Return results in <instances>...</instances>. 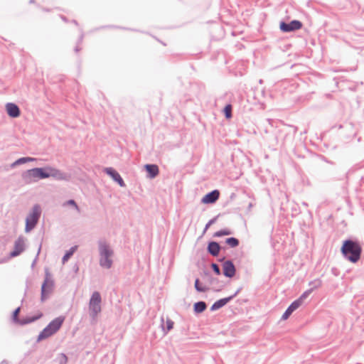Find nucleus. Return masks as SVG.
<instances>
[{"label":"nucleus","instance_id":"f257e3e1","mask_svg":"<svg viewBox=\"0 0 364 364\" xmlns=\"http://www.w3.org/2000/svg\"><path fill=\"white\" fill-rule=\"evenodd\" d=\"M341 252L346 260L356 263L360 259L362 247L358 241L347 239L343 242Z\"/></svg>","mask_w":364,"mask_h":364},{"label":"nucleus","instance_id":"f03ea898","mask_svg":"<svg viewBox=\"0 0 364 364\" xmlns=\"http://www.w3.org/2000/svg\"><path fill=\"white\" fill-rule=\"evenodd\" d=\"M98 249L100 255V265L103 268L110 269L113 264V261L112 259L114 255L113 250L105 240L98 241Z\"/></svg>","mask_w":364,"mask_h":364},{"label":"nucleus","instance_id":"7ed1b4c3","mask_svg":"<svg viewBox=\"0 0 364 364\" xmlns=\"http://www.w3.org/2000/svg\"><path fill=\"white\" fill-rule=\"evenodd\" d=\"M22 179L23 181L30 184L41 179L49 178L48 173V166L43 168H33L23 172Z\"/></svg>","mask_w":364,"mask_h":364},{"label":"nucleus","instance_id":"20e7f679","mask_svg":"<svg viewBox=\"0 0 364 364\" xmlns=\"http://www.w3.org/2000/svg\"><path fill=\"white\" fill-rule=\"evenodd\" d=\"M64 320V317L58 316L51 321L39 333L37 341L39 342L55 334L62 326Z\"/></svg>","mask_w":364,"mask_h":364},{"label":"nucleus","instance_id":"39448f33","mask_svg":"<svg viewBox=\"0 0 364 364\" xmlns=\"http://www.w3.org/2000/svg\"><path fill=\"white\" fill-rule=\"evenodd\" d=\"M101 295L98 291H94L91 295L89 302V315L92 320H95L97 315L101 312Z\"/></svg>","mask_w":364,"mask_h":364},{"label":"nucleus","instance_id":"423d86ee","mask_svg":"<svg viewBox=\"0 0 364 364\" xmlns=\"http://www.w3.org/2000/svg\"><path fill=\"white\" fill-rule=\"evenodd\" d=\"M41 210L39 205H33L31 212L26 218L25 232H28L33 230L41 217Z\"/></svg>","mask_w":364,"mask_h":364},{"label":"nucleus","instance_id":"0eeeda50","mask_svg":"<svg viewBox=\"0 0 364 364\" xmlns=\"http://www.w3.org/2000/svg\"><path fill=\"white\" fill-rule=\"evenodd\" d=\"M50 273L48 270L46 269V278L41 286V300L42 302L45 301L48 297V294L51 292L53 287V281L50 279Z\"/></svg>","mask_w":364,"mask_h":364},{"label":"nucleus","instance_id":"6e6552de","mask_svg":"<svg viewBox=\"0 0 364 364\" xmlns=\"http://www.w3.org/2000/svg\"><path fill=\"white\" fill-rule=\"evenodd\" d=\"M303 24L299 20H292L289 23L281 21L279 24L280 30L284 33H289L299 30L301 28Z\"/></svg>","mask_w":364,"mask_h":364},{"label":"nucleus","instance_id":"1a4fd4ad","mask_svg":"<svg viewBox=\"0 0 364 364\" xmlns=\"http://www.w3.org/2000/svg\"><path fill=\"white\" fill-rule=\"evenodd\" d=\"M48 173L49 177H52L57 181H68L70 179V174L50 166H48Z\"/></svg>","mask_w":364,"mask_h":364},{"label":"nucleus","instance_id":"9d476101","mask_svg":"<svg viewBox=\"0 0 364 364\" xmlns=\"http://www.w3.org/2000/svg\"><path fill=\"white\" fill-rule=\"evenodd\" d=\"M25 250V239L23 236H19L14 242V249L9 254L10 257L18 256Z\"/></svg>","mask_w":364,"mask_h":364},{"label":"nucleus","instance_id":"9b49d317","mask_svg":"<svg viewBox=\"0 0 364 364\" xmlns=\"http://www.w3.org/2000/svg\"><path fill=\"white\" fill-rule=\"evenodd\" d=\"M223 274L228 278H232L235 275L236 268L232 261L228 259L223 264Z\"/></svg>","mask_w":364,"mask_h":364},{"label":"nucleus","instance_id":"f8f14e48","mask_svg":"<svg viewBox=\"0 0 364 364\" xmlns=\"http://www.w3.org/2000/svg\"><path fill=\"white\" fill-rule=\"evenodd\" d=\"M104 172L109 176L114 181L119 185V186L124 187L126 186L120 174L114 168L112 167H107L104 169Z\"/></svg>","mask_w":364,"mask_h":364},{"label":"nucleus","instance_id":"ddd939ff","mask_svg":"<svg viewBox=\"0 0 364 364\" xmlns=\"http://www.w3.org/2000/svg\"><path fill=\"white\" fill-rule=\"evenodd\" d=\"M220 196V192L218 190H213L204 196L202 198L201 202L205 204L214 203Z\"/></svg>","mask_w":364,"mask_h":364},{"label":"nucleus","instance_id":"4468645a","mask_svg":"<svg viewBox=\"0 0 364 364\" xmlns=\"http://www.w3.org/2000/svg\"><path fill=\"white\" fill-rule=\"evenodd\" d=\"M6 109L8 115L12 118H16L20 116L21 111L17 105L12 102H8L6 105Z\"/></svg>","mask_w":364,"mask_h":364},{"label":"nucleus","instance_id":"2eb2a0df","mask_svg":"<svg viewBox=\"0 0 364 364\" xmlns=\"http://www.w3.org/2000/svg\"><path fill=\"white\" fill-rule=\"evenodd\" d=\"M221 250V247L218 242L215 241H210L208 244L207 251L213 257L218 256L220 251Z\"/></svg>","mask_w":364,"mask_h":364},{"label":"nucleus","instance_id":"dca6fc26","mask_svg":"<svg viewBox=\"0 0 364 364\" xmlns=\"http://www.w3.org/2000/svg\"><path fill=\"white\" fill-rule=\"evenodd\" d=\"M144 168L147 173V177L149 178H154L159 173V169L156 164H146Z\"/></svg>","mask_w":364,"mask_h":364},{"label":"nucleus","instance_id":"f3484780","mask_svg":"<svg viewBox=\"0 0 364 364\" xmlns=\"http://www.w3.org/2000/svg\"><path fill=\"white\" fill-rule=\"evenodd\" d=\"M299 301H294L286 309L283 315L282 316V320H286L287 319L290 315L296 310L299 307Z\"/></svg>","mask_w":364,"mask_h":364},{"label":"nucleus","instance_id":"a211bd4d","mask_svg":"<svg viewBox=\"0 0 364 364\" xmlns=\"http://www.w3.org/2000/svg\"><path fill=\"white\" fill-rule=\"evenodd\" d=\"M231 300H232V297H225V298H223V299H220L216 301L211 306L210 311H216V310L223 307Z\"/></svg>","mask_w":364,"mask_h":364},{"label":"nucleus","instance_id":"6ab92c4d","mask_svg":"<svg viewBox=\"0 0 364 364\" xmlns=\"http://www.w3.org/2000/svg\"><path fill=\"white\" fill-rule=\"evenodd\" d=\"M42 316H43V314L42 313H39L36 316H28L26 318H21L20 320V322H19L18 324L21 325V326H24L26 324H28V323H33V322L37 321L38 319L41 318Z\"/></svg>","mask_w":364,"mask_h":364},{"label":"nucleus","instance_id":"aec40b11","mask_svg":"<svg viewBox=\"0 0 364 364\" xmlns=\"http://www.w3.org/2000/svg\"><path fill=\"white\" fill-rule=\"evenodd\" d=\"M36 161V159L32 157H21L11 164V168H14L17 166L26 164L27 162Z\"/></svg>","mask_w":364,"mask_h":364},{"label":"nucleus","instance_id":"412c9836","mask_svg":"<svg viewBox=\"0 0 364 364\" xmlns=\"http://www.w3.org/2000/svg\"><path fill=\"white\" fill-rule=\"evenodd\" d=\"M207 308V304L205 301H200L196 302L193 305V311L196 314L203 312Z\"/></svg>","mask_w":364,"mask_h":364},{"label":"nucleus","instance_id":"4be33fe9","mask_svg":"<svg viewBox=\"0 0 364 364\" xmlns=\"http://www.w3.org/2000/svg\"><path fill=\"white\" fill-rule=\"evenodd\" d=\"M161 321H162L161 326H162L163 331H164V334H166L169 331H171L173 328L174 323L171 319L167 318L166 322V327H165L164 325V318H161Z\"/></svg>","mask_w":364,"mask_h":364},{"label":"nucleus","instance_id":"5701e85b","mask_svg":"<svg viewBox=\"0 0 364 364\" xmlns=\"http://www.w3.org/2000/svg\"><path fill=\"white\" fill-rule=\"evenodd\" d=\"M77 245H75V246H73L72 247H70V250H68L65 252V254L64 255V256L63 257L62 262L63 264H65L71 257V256L74 254V252L77 250Z\"/></svg>","mask_w":364,"mask_h":364},{"label":"nucleus","instance_id":"b1692460","mask_svg":"<svg viewBox=\"0 0 364 364\" xmlns=\"http://www.w3.org/2000/svg\"><path fill=\"white\" fill-rule=\"evenodd\" d=\"M225 243L230 247H236L239 245V240L236 237H228L225 240Z\"/></svg>","mask_w":364,"mask_h":364},{"label":"nucleus","instance_id":"393cba45","mask_svg":"<svg viewBox=\"0 0 364 364\" xmlns=\"http://www.w3.org/2000/svg\"><path fill=\"white\" fill-rule=\"evenodd\" d=\"M231 234H232V232L229 229L225 228V229H223V230L215 232L214 233L213 236L216 237H220L225 236V235H230Z\"/></svg>","mask_w":364,"mask_h":364},{"label":"nucleus","instance_id":"a878e982","mask_svg":"<svg viewBox=\"0 0 364 364\" xmlns=\"http://www.w3.org/2000/svg\"><path fill=\"white\" fill-rule=\"evenodd\" d=\"M20 311H21V307L18 306L17 307L14 311H13V314H12V319H13V321L15 323H19L20 322V320L21 318H19L18 317V315L20 314Z\"/></svg>","mask_w":364,"mask_h":364},{"label":"nucleus","instance_id":"bb28decb","mask_svg":"<svg viewBox=\"0 0 364 364\" xmlns=\"http://www.w3.org/2000/svg\"><path fill=\"white\" fill-rule=\"evenodd\" d=\"M321 280H320L319 279H314V281H311L309 282V286L311 287L310 289H312V291L320 287L321 286Z\"/></svg>","mask_w":364,"mask_h":364},{"label":"nucleus","instance_id":"cd10ccee","mask_svg":"<svg viewBox=\"0 0 364 364\" xmlns=\"http://www.w3.org/2000/svg\"><path fill=\"white\" fill-rule=\"evenodd\" d=\"M312 292V289H308L306 291H305L300 296L299 299H296L295 301H299V305L301 306L304 301V300L305 299H306L309 294Z\"/></svg>","mask_w":364,"mask_h":364},{"label":"nucleus","instance_id":"c85d7f7f","mask_svg":"<svg viewBox=\"0 0 364 364\" xmlns=\"http://www.w3.org/2000/svg\"><path fill=\"white\" fill-rule=\"evenodd\" d=\"M223 112H224V114L227 119L231 118L232 117V105L230 104L227 105L225 107Z\"/></svg>","mask_w":364,"mask_h":364},{"label":"nucleus","instance_id":"c756f323","mask_svg":"<svg viewBox=\"0 0 364 364\" xmlns=\"http://www.w3.org/2000/svg\"><path fill=\"white\" fill-rule=\"evenodd\" d=\"M195 289L198 292H205L207 291V289L205 287H203L200 285V280L198 278H197L195 281Z\"/></svg>","mask_w":364,"mask_h":364},{"label":"nucleus","instance_id":"7c9ffc66","mask_svg":"<svg viewBox=\"0 0 364 364\" xmlns=\"http://www.w3.org/2000/svg\"><path fill=\"white\" fill-rule=\"evenodd\" d=\"M57 360L59 364H66L68 363V357L65 353L59 354Z\"/></svg>","mask_w":364,"mask_h":364},{"label":"nucleus","instance_id":"2f4dec72","mask_svg":"<svg viewBox=\"0 0 364 364\" xmlns=\"http://www.w3.org/2000/svg\"><path fill=\"white\" fill-rule=\"evenodd\" d=\"M218 217H219V215H216L215 217H214L213 218H212L211 220H210L208 222V223L205 225V226L204 228L203 233H205L207 231V230L210 228V225H212L217 221V219Z\"/></svg>","mask_w":364,"mask_h":364},{"label":"nucleus","instance_id":"473e14b6","mask_svg":"<svg viewBox=\"0 0 364 364\" xmlns=\"http://www.w3.org/2000/svg\"><path fill=\"white\" fill-rule=\"evenodd\" d=\"M204 274L208 278L209 283L210 284H213L215 282H218V279L215 278H213L210 272H204Z\"/></svg>","mask_w":364,"mask_h":364},{"label":"nucleus","instance_id":"72a5a7b5","mask_svg":"<svg viewBox=\"0 0 364 364\" xmlns=\"http://www.w3.org/2000/svg\"><path fill=\"white\" fill-rule=\"evenodd\" d=\"M211 268L217 275L221 274L220 267L216 263H212Z\"/></svg>","mask_w":364,"mask_h":364},{"label":"nucleus","instance_id":"f704fd0d","mask_svg":"<svg viewBox=\"0 0 364 364\" xmlns=\"http://www.w3.org/2000/svg\"><path fill=\"white\" fill-rule=\"evenodd\" d=\"M67 204L68 205H73L75 207V208L79 212L80 211V208L78 207V205H77V203H75V201L73 199H70L69 200L67 201Z\"/></svg>","mask_w":364,"mask_h":364},{"label":"nucleus","instance_id":"c9c22d12","mask_svg":"<svg viewBox=\"0 0 364 364\" xmlns=\"http://www.w3.org/2000/svg\"><path fill=\"white\" fill-rule=\"evenodd\" d=\"M41 244L39 245V247H38V252H37V255L36 256V258L34 259V260L33 261V263H32V267H34L37 259H38V255L41 252Z\"/></svg>","mask_w":364,"mask_h":364},{"label":"nucleus","instance_id":"e433bc0d","mask_svg":"<svg viewBox=\"0 0 364 364\" xmlns=\"http://www.w3.org/2000/svg\"><path fill=\"white\" fill-rule=\"evenodd\" d=\"M242 290V287H240L232 295L230 296L229 297H232V299L240 292Z\"/></svg>","mask_w":364,"mask_h":364},{"label":"nucleus","instance_id":"4c0bfd02","mask_svg":"<svg viewBox=\"0 0 364 364\" xmlns=\"http://www.w3.org/2000/svg\"><path fill=\"white\" fill-rule=\"evenodd\" d=\"M60 18L65 23L68 22V18L65 16L60 15Z\"/></svg>","mask_w":364,"mask_h":364},{"label":"nucleus","instance_id":"58836bf2","mask_svg":"<svg viewBox=\"0 0 364 364\" xmlns=\"http://www.w3.org/2000/svg\"><path fill=\"white\" fill-rule=\"evenodd\" d=\"M80 49H81V48H80V46H75V51L76 53H77V52H79V51L80 50Z\"/></svg>","mask_w":364,"mask_h":364},{"label":"nucleus","instance_id":"ea45409f","mask_svg":"<svg viewBox=\"0 0 364 364\" xmlns=\"http://www.w3.org/2000/svg\"><path fill=\"white\" fill-rule=\"evenodd\" d=\"M72 22L75 23V25H77V22L76 20H73Z\"/></svg>","mask_w":364,"mask_h":364},{"label":"nucleus","instance_id":"a19ab883","mask_svg":"<svg viewBox=\"0 0 364 364\" xmlns=\"http://www.w3.org/2000/svg\"><path fill=\"white\" fill-rule=\"evenodd\" d=\"M1 364H8V363L6 360H3Z\"/></svg>","mask_w":364,"mask_h":364},{"label":"nucleus","instance_id":"79ce46f5","mask_svg":"<svg viewBox=\"0 0 364 364\" xmlns=\"http://www.w3.org/2000/svg\"><path fill=\"white\" fill-rule=\"evenodd\" d=\"M289 134H290L289 132H287V135H286V136H285V138H284V140H285V141L287 140V136H288Z\"/></svg>","mask_w":364,"mask_h":364},{"label":"nucleus","instance_id":"37998d69","mask_svg":"<svg viewBox=\"0 0 364 364\" xmlns=\"http://www.w3.org/2000/svg\"><path fill=\"white\" fill-rule=\"evenodd\" d=\"M224 259H225V257H223L222 259H220L219 261L223 262V261H224Z\"/></svg>","mask_w":364,"mask_h":364},{"label":"nucleus","instance_id":"c03bdc74","mask_svg":"<svg viewBox=\"0 0 364 364\" xmlns=\"http://www.w3.org/2000/svg\"><path fill=\"white\" fill-rule=\"evenodd\" d=\"M43 10L46 11H50V9H44Z\"/></svg>","mask_w":364,"mask_h":364},{"label":"nucleus","instance_id":"a18cd8bd","mask_svg":"<svg viewBox=\"0 0 364 364\" xmlns=\"http://www.w3.org/2000/svg\"><path fill=\"white\" fill-rule=\"evenodd\" d=\"M33 1H34V0H31L30 3H33Z\"/></svg>","mask_w":364,"mask_h":364},{"label":"nucleus","instance_id":"49530a36","mask_svg":"<svg viewBox=\"0 0 364 364\" xmlns=\"http://www.w3.org/2000/svg\"><path fill=\"white\" fill-rule=\"evenodd\" d=\"M4 262V261H0V264H1V263H2V262Z\"/></svg>","mask_w":364,"mask_h":364}]
</instances>
